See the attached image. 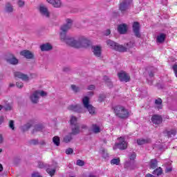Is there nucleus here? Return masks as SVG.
I'll return each mask as SVG.
<instances>
[{"label": "nucleus", "mask_w": 177, "mask_h": 177, "mask_svg": "<svg viewBox=\"0 0 177 177\" xmlns=\"http://www.w3.org/2000/svg\"><path fill=\"white\" fill-rule=\"evenodd\" d=\"M172 171V167L166 168V172H171Z\"/></svg>", "instance_id": "obj_52"}, {"label": "nucleus", "mask_w": 177, "mask_h": 177, "mask_svg": "<svg viewBox=\"0 0 177 177\" xmlns=\"http://www.w3.org/2000/svg\"><path fill=\"white\" fill-rule=\"evenodd\" d=\"M88 91H93V89H95V85L91 84L88 86Z\"/></svg>", "instance_id": "obj_48"}, {"label": "nucleus", "mask_w": 177, "mask_h": 177, "mask_svg": "<svg viewBox=\"0 0 177 177\" xmlns=\"http://www.w3.org/2000/svg\"><path fill=\"white\" fill-rule=\"evenodd\" d=\"M118 31L120 34H126L128 31V26L125 24H122L118 26Z\"/></svg>", "instance_id": "obj_16"}, {"label": "nucleus", "mask_w": 177, "mask_h": 177, "mask_svg": "<svg viewBox=\"0 0 177 177\" xmlns=\"http://www.w3.org/2000/svg\"><path fill=\"white\" fill-rule=\"evenodd\" d=\"M91 51L95 57H102V46L94 45L91 46Z\"/></svg>", "instance_id": "obj_9"}, {"label": "nucleus", "mask_w": 177, "mask_h": 177, "mask_svg": "<svg viewBox=\"0 0 177 177\" xmlns=\"http://www.w3.org/2000/svg\"><path fill=\"white\" fill-rule=\"evenodd\" d=\"M115 50H117L118 52H127V48L122 45L117 44Z\"/></svg>", "instance_id": "obj_26"}, {"label": "nucleus", "mask_w": 177, "mask_h": 177, "mask_svg": "<svg viewBox=\"0 0 177 177\" xmlns=\"http://www.w3.org/2000/svg\"><path fill=\"white\" fill-rule=\"evenodd\" d=\"M110 34H111V30H110V29H107L104 32V35H106V37L108 35H110Z\"/></svg>", "instance_id": "obj_46"}, {"label": "nucleus", "mask_w": 177, "mask_h": 177, "mask_svg": "<svg viewBox=\"0 0 177 177\" xmlns=\"http://www.w3.org/2000/svg\"><path fill=\"white\" fill-rule=\"evenodd\" d=\"M39 10L43 16H45L46 17H49V11H48V8L45 7V6H40L39 8Z\"/></svg>", "instance_id": "obj_18"}, {"label": "nucleus", "mask_w": 177, "mask_h": 177, "mask_svg": "<svg viewBox=\"0 0 177 177\" xmlns=\"http://www.w3.org/2000/svg\"><path fill=\"white\" fill-rule=\"evenodd\" d=\"M131 3H132V0L122 1L120 3L119 7L120 10L122 12V13H124V12H126V10H128V9H129V8L131 7Z\"/></svg>", "instance_id": "obj_7"}, {"label": "nucleus", "mask_w": 177, "mask_h": 177, "mask_svg": "<svg viewBox=\"0 0 177 177\" xmlns=\"http://www.w3.org/2000/svg\"><path fill=\"white\" fill-rule=\"evenodd\" d=\"M90 132L95 134L100 133L102 132V127L99 124H93L90 128Z\"/></svg>", "instance_id": "obj_11"}, {"label": "nucleus", "mask_w": 177, "mask_h": 177, "mask_svg": "<svg viewBox=\"0 0 177 177\" xmlns=\"http://www.w3.org/2000/svg\"><path fill=\"white\" fill-rule=\"evenodd\" d=\"M154 75V74L153 73H149V77H153Z\"/></svg>", "instance_id": "obj_56"}, {"label": "nucleus", "mask_w": 177, "mask_h": 177, "mask_svg": "<svg viewBox=\"0 0 177 177\" xmlns=\"http://www.w3.org/2000/svg\"><path fill=\"white\" fill-rule=\"evenodd\" d=\"M104 99H106V95H101L99 96L98 101L99 102H103V100H104Z\"/></svg>", "instance_id": "obj_44"}, {"label": "nucleus", "mask_w": 177, "mask_h": 177, "mask_svg": "<svg viewBox=\"0 0 177 177\" xmlns=\"http://www.w3.org/2000/svg\"><path fill=\"white\" fill-rule=\"evenodd\" d=\"M4 11L6 13H13V12H15V8H13V6H12V3L7 2L4 7Z\"/></svg>", "instance_id": "obj_17"}, {"label": "nucleus", "mask_w": 177, "mask_h": 177, "mask_svg": "<svg viewBox=\"0 0 177 177\" xmlns=\"http://www.w3.org/2000/svg\"><path fill=\"white\" fill-rule=\"evenodd\" d=\"M111 165H118L120 164V158H115L111 160Z\"/></svg>", "instance_id": "obj_36"}, {"label": "nucleus", "mask_w": 177, "mask_h": 177, "mask_svg": "<svg viewBox=\"0 0 177 177\" xmlns=\"http://www.w3.org/2000/svg\"><path fill=\"white\" fill-rule=\"evenodd\" d=\"M9 127L11 129H15V122L13 120H10L9 122Z\"/></svg>", "instance_id": "obj_42"}, {"label": "nucleus", "mask_w": 177, "mask_h": 177, "mask_svg": "<svg viewBox=\"0 0 177 177\" xmlns=\"http://www.w3.org/2000/svg\"><path fill=\"white\" fill-rule=\"evenodd\" d=\"M3 121H5V118H3V116H1L0 117V125H1V124H2L3 122Z\"/></svg>", "instance_id": "obj_51"}, {"label": "nucleus", "mask_w": 177, "mask_h": 177, "mask_svg": "<svg viewBox=\"0 0 177 177\" xmlns=\"http://www.w3.org/2000/svg\"><path fill=\"white\" fill-rule=\"evenodd\" d=\"M136 158V153H133L129 156V160L126 162L125 167L126 168H130V169H133V167L136 165L135 159Z\"/></svg>", "instance_id": "obj_6"}, {"label": "nucleus", "mask_w": 177, "mask_h": 177, "mask_svg": "<svg viewBox=\"0 0 177 177\" xmlns=\"http://www.w3.org/2000/svg\"><path fill=\"white\" fill-rule=\"evenodd\" d=\"M6 110H10L12 109V105L8 104L5 106Z\"/></svg>", "instance_id": "obj_50"}, {"label": "nucleus", "mask_w": 177, "mask_h": 177, "mask_svg": "<svg viewBox=\"0 0 177 177\" xmlns=\"http://www.w3.org/2000/svg\"><path fill=\"white\" fill-rule=\"evenodd\" d=\"M48 3H50L54 8H60L62 1L60 0H46Z\"/></svg>", "instance_id": "obj_19"}, {"label": "nucleus", "mask_w": 177, "mask_h": 177, "mask_svg": "<svg viewBox=\"0 0 177 177\" xmlns=\"http://www.w3.org/2000/svg\"><path fill=\"white\" fill-rule=\"evenodd\" d=\"M2 142H3V136L0 134V143H2Z\"/></svg>", "instance_id": "obj_53"}, {"label": "nucleus", "mask_w": 177, "mask_h": 177, "mask_svg": "<svg viewBox=\"0 0 177 177\" xmlns=\"http://www.w3.org/2000/svg\"><path fill=\"white\" fill-rule=\"evenodd\" d=\"M135 46V43L133 41H129L126 44V49L128 50L129 49H131V48H133Z\"/></svg>", "instance_id": "obj_34"}, {"label": "nucleus", "mask_w": 177, "mask_h": 177, "mask_svg": "<svg viewBox=\"0 0 177 177\" xmlns=\"http://www.w3.org/2000/svg\"><path fill=\"white\" fill-rule=\"evenodd\" d=\"M20 55L25 57L26 59H34V53L28 50H24L21 51Z\"/></svg>", "instance_id": "obj_13"}, {"label": "nucleus", "mask_w": 177, "mask_h": 177, "mask_svg": "<svg viewBox=\"0 0 177 177\" xmlns=\"http://www.w3.org/2000/svg\"><path fill=\"white\" fill-rule=\"evenodd\" d=\"M91 95H93V92H91Z\"/></svg>", "instance_id": "obj_59"}, {"label": "nucleus", "mask_w": 177, "mask_h": 177, "mask_svg": "<svg viewBox=\"0 0 177 177\" xmlns=\"http://www.w3.org/2000/svg\"><path fill=\"white\" fill-rule=\"evenodd\" d=\"M68 109L71 111H78V113H84L82 108L78 104H71L68 106Z\"/></svg>", "instance_id": "obj_15"}, {"label": "nucleus", "mask_w": 177, "mask_h": 177, "mask_svg": "<svg viewBox=\"0 0 177 177\" xmlns=\"http://www.w3.org/2000/svg\"><path fill=\"white\" fill-rule=\"evenodd\" d=\"M172 68L174 72L175 76L177 77V64H175L174 65H173Z\"/></svg>", "instance_id": "obj_41"}, {"label": "nucleus", "mask_w": 177, "mask_h": 177, "mask_svg": "<svg viewBox=\"0 0 177 177\" xmlns=\"http://www.w3.org/2000/svg\"><path fill=\"white\" fill-rule=\"evenodd\" d=\"M73 133H69L68 136H66L64 138V142L65 143H68L70 142H71L72 139H73V136H72Z\"/></svg>", "instance_id": "obj_30"}, {"label": "nucleus", "mask_w": 177, "mask_h": 177, "mask_svg": "<svg viewBox=\"0 0 177 177\" xmlns=\"http://www.w3.org/2000/svg\"><path fill=\"white\" fill-rule=\"evenodd\" d=\"M133 31L137 38H140L142 34L140 33V24L138 22H134L133 24Z\"/></svg>", "instance_id": "obj_10"}, {"label": "nucleus", "mask_w": 177, "mask_h": 177, "mask_svg": "<svg viewBox=\"0 0 177 177\" xmlns=\"http://www.w3.org/2000/svg\"><path fill=\"white\" fill-rule=\"evenodd\" d=\"M41 50L46 51V50H50L52 49V45L49 43L43 44L40 46Z\"/></svg>", "instance_id": "obj_22"}, {"label": "nucleus", "mask_w": 177, "mask_h": 177, "mask_svg": "<svg viewBox=\"0 0 177 177\" xmlns=\"http://www.w3.org/2000/svg\"><path fill=\"white\" fill-rule=\"evenodd\" d=\"M46 95H47L46 92L44 91H37L30 95V98L32 103H38L39 100V96H42V97H45Z\"/></svg>", "instance_id": "obj_3"}, {"label": "nucleus", "mask_w": 177, "mask_h": 177, "mask_svg": "<svg viewBox=\"0 0 177 177\" xmlns=\"http://www.w3.org/2000/svg\"><path fill=\"white\" fill-rule=\"evenodd\" d=\"M2 171H3V167L0 164V172H2Z\"/></svg>", "instance_id": "obj_54"}, {"label": "nucleus", "mask_w": 177, "mask_h": 177, "mask_svg": "<svg viewBox=\"0 0 177 177\" xmlns=\"http://www.w3.org/2000/svg\"><path fill=\"white\" fill-rule=\"evenodd\" d=\"M71 88L72 91H73V92H79V91H80V87H78L74 84H72L71 86Z\"/></svg>", "instance_id": "obj_37"}, {"label": "nucleus", "mask_w": 177, "mask_h": 177, "mask_svg": "<svg viewBox=\"0 0 177 177\" xmlns=\"http://www.w3.org/2000/svg\"><path fill=\"white\" fill-rule=\"evenodd\" d=\"M74 127L72 128V134L73 135H77V133H80L81 132V130H80V127L77 126H73Z\"/></svg>", "instance_id": "obj_29"}, {"label": "nucleus", "mask_w": 177, "mask_h": 177, "mask_svg": "<svg viewBox=\"0 0 177 177\" xmlns=\"http://www.w3.org/2000/svg\"><path fill=\"white\" fill-rule=\"evenodd\" d=\"M104 80H107L106 85H109V87L111 88L113 84H111V82H110V80H109V77H107V76H105Z\"/></svg>", "instance_id": "obj_43"}, {"label": "nucleus", "mask_w": 177, "mask_h": 177, "mask_svg": "<svg viewBox=\"0 0 177 177\" xmlns=\"http://www.w3.org/2000/svg\"><path fill=\"white\" fill-rule=\"evenodd\" d=\"M7 62L10 64H17L19 63V60L15 57V56L11 55L7 59Z\"/></svg>", "instance_id": "obj_21"}, {"label": "nucleus", "mask_w": 177, "mask_h": 177, "mask_svg": "<svg viewBox=\"0 0 177 177\" xmlns=\"http://www.w3.org/2000/svg\"><path fill=\"white\" fill-rule=\"evenodd\" d=\"M15 77H16V78H20L22 81H30V77L27 75L20 72H15Z\"/></svg>", "instance_id": "obj_14"}, {"label": "nucleus", "mask_w": 177, "mask_h": 177, "mask_svg": "<svg viewBox=\"0 0 177 177\" xmlns=\"http://www.w3.org/2000/svg\"><path fill=\"white\" fill-rule=\"evenodd\" d=\"M155 106L158 110L162 109V100L160 98H158L155 100Z\"/></svg>", "instance_id": "obj_23"}, {"label": "nucleus", "mask_w": 177, "mask_h": 177, "mask_svg": "<svg viewBox=\"0 0 177 177\" xmlns=\"http://www.w3.org/2000/svg\"><path fill=\"white\" fill-rule=\"evenodd\" d=\"M106 44L108 46H109V48H111V49H114V50H115L117 43L109 39L106 41Z\"/></svg>", "instance_id": "obj_27"}, {"label": "nucleus", "mask_w": 177, "mask_h": 177, "mask_svg": "<svg viewBox=\"0 0 177 177\" xmlns=\"http://www.w3.org/2000/svg\"><path fill=\"white\" fill-rule=\"evenodd\" d=\"M66 24L61 27L60 38L62 41H64L67 45L72 46V48H76L80 49L81 48H89L92 45L91 41L86 39L84 37H81L77 40H75L73 37H68L66 36V32L71 28L73 26V20L67 19L66 20Z\"/></svg>", "instance_id": "obj_1"}, {"label": "nucleus", "mask_w": 177, "mask_h": 177, "mask_svg": "<svg viewBox=\"0 0 177 177\" xmlns=\"http://www.w3.org/2000/svg\"><path fill=\"white\" fill-rule=\"evenodd\" d=\"M149 165L151 168H156L157 167V160L155 159L151 160Z\"/></svg>", "instance_id": "obj_33"}, {"label": "nucleus", "mask_w": 177, "mask_h": 177, "mask_svg": "<svg viewBox=\"0 0 177 177\" xmlns=\"http://www.w3.org/2000/svg\"><path fill=\"white\" fill-rule=\"evenodd\" d=\"M25 3L24 0H17V5L19 6V8H23Z\"/></svg>", "instance_id": "obj_38"}, {"label": "nucleus", "mask_w": 177, "mask_h": 177, "mask_svg": "<svg viewBox=\"0 0 177 177\" xmlns=\"http://www.w3.org/2000/svg\"><path fill=\"white\" fill-rule=\"evenodd\" d=\"M84 162L83 160H78L77 161V165H79L80 167H82L84 165Z\"/></svg>", "instance_id": "obj_45"}, {"label": "nucleus", "mask_w": 177, "mask_h": 177, "mask_svg": "<svg viewBox=\"0 0 177 177\" xmlns=\"http://www.w3.org/2000/svg\"><path fill=\"white\" fill-rule=\"evenodd\" d=\"M151 121L155 125H160L162 122V117L160 115H153L151 118Z\"/></svg>", "instance_id": "obj_12"}, {"label": "nucleus", "mask_w": 177, "mask_h": 177, "mask_svg": "<svg viewBox=\"0 0 177 177\" xmlns=\"http://www.w3.org/2000/svg\"><path fill=\"white\" fill-rule=\"evenodd\" d=\"M53 142L56 146H59L60 145V138L58 136H55L53 138Z\"/></svg>", "instance_id": "obj_32"}, {"label": "nucleus", "mask_w": 177, "mask_h": 177, "mask_svg": "<svg viewBox=\"0 0 177 177\" xmlns=\"http://www.w3.org/2000/svg\"><path fill=\"white\" fill-rule=\"evenodd\" d=\"M118 77L120 80V81H122V82H129L131 80V77L127 72L125 71H120L118 73Z\"/></svg>", "instance_id": "obj_8"}, {"label": "nucleus", "mask_w": 177, "mask_h": 177, "mask_svg": "<svg viewBox=\"0 0 177 177\" xmlns=\"http://www.w3.org/2000/svg\"><path fill=\"white\" fill-rule=\"evenodd\" d=\"M38 131H41V129H39Z\"/></svg>", "instance_id": "obj_61"}, {"label": "nucleus", "mask_w": 177, "mask_h": 177, "mask_svg": "<svg viewBox=\"0 0 177 177\" xmlns=\"http://www.w3.org/2000/svg\"><path fill=\"white\" fill-rule=\"evenodd\" d=\"M100 154L102 156V158H104L105 160H109V153H107V151L104 149H101L100 151Z\"/></svg>", "instance_id": "obj_25"}, {"label": "nucleus", "mask_w": 177, "mask_h": 177, "mask_svg": "<svg viewBox=\"0 0 177 177\" xmlns=\"http://www.w3.org/2000/svg\"><path fill=\"white\" fill-rule=\"evenodd\" d=\"M17 86L18 88H22L23 87V82H17Z\"/></svg>", "instance_id": "obj_49"}, {"label": "nucleus", "mask_w": 177, "mask_h": 177, "mask_svg": "<svg viewBox=\"0 0 177 177\" xmlns=\"http://www.w3.org/2000/svg\"><path fill=\"white\" fill-rule=\"evenodd\" d=\"M70 124L72 127H76L77 125V118L75 116H71L70 119Z\"/></svg>", "instance_id": "obj_28"}, {"label": "nucleus", "mask_w": 177, "mask_h": 177, "mask_svg": "<svg viewBox=\"0 0 177 177\" xmlns=\"http://www.w3.org/2000/svg\"><path fill=\"white\" fill-rule=\"evenodd\" d=\"M32 124H31V122H28L26 124L24 125V131H27L28 129H30V128H31Z\"/></svg>", "instance_id": "obj_39"}, {"label": "nucleus", "mask_w": 177, "mask_h": 177, "mask_svg": "<svg viewBox=\"0 0 177 177\" xmlns=\"http://www.w3.org/2000/svg\"><path fill=\"white\" fill-rule=\"evenodd\" d=\"M2 109H3V106L2 105H0V111L1 110H2Z\"/></svg>", "instance_id": "obj_57"}, {"label": "nucleus", "mask_w": 177, "mask_h": 177, "mask_svg": "<svg viewBox=\"0 0 177 177\" xmlns=\"http://www.w3.org/2000/svg\"><path fill=\"white\" fill-rule=\"evenodd\" d=\"M175 135H176V131L175 130H171L168 132V136H169V138H172V136H175Z\"/></svg>", "instance_id": "obj_40"}, {"label": "nucleus", "mask_w": 177, "mask_h": 177, "mask_svg": "<svg viewBox=\"0 0 177 177\" xmlns=\"http://www.w3.org/2000/svg\"><path fill=\"white\" fill-rule=\"evenodd\" d=\"M150 142L151 140L149 138H147V139L142 138V139L137 140V143L140 146H142V145H146L147 143H150Z\"/></svg>", "instance_id": "obj_24"}, {"label": "nucleus", "mask_w": 177, "mask_h": 177, "mask_svg": "<svg viewBox=\"0 0 177 177\" xmlns=\"http://www.w3.org/2000/svg\"><path fill=\"white\" fill-rule=\"evenodd\" d=\"M66 154H73V149L68 148L66 150Z\"/></svg>", "instance_id": "obj_47"}, {"label": "nucleus", "mask_w": 177, "mask_h": 177, "mask_svg": "<svg viewBox=\"0 0 177 177\" xmlns=\"http://www.w3.org/2000/svg\"><path fill=\"white\" fill-rule=\"evenodd\" d=\"M82 103H83L84 107L88 109L89 114H91V115H93V114H95V113L96 112V110L95 109V107H93L91 104H89V97H83Z\"/></svg>", "instance_id": "obj_4"}, {"label": "nucleus", "mask_w": 177, "mask_h": 177, "mask_svg": "<svg viewBox=\"0 0 177 177\" xmlns=\"http://www.w3.org/2000/svg\"><path fill=\"white\" fill-rule=\"evenodd\" d=\"M165 38H167V35L163 33L159 34L156 37V42L158 44H162L165 41Z\"/></svg>", "instance_id": "obj_20"}, {"label": "nucleus", "mask_w": 177, "mask_h": 177, "mask_svg": "<svg viewBox=\"0 0 177 177\" xmlns=\"http://www.w3.org/2000/svg\"><path fill=\"white\" fill-rule=\"evenodd\" d=\"M115 113L119 118H128L129 117V112L124 106H116Z\"/></svg>", "instance_id": "obj_2"}, {"label": "nucleus", "mask_w": 177, "mask_h": 177, "mask_svg": "<svg viewBox=\"0 0 177 177\" xmlns=\"http://www.w3.org/2000/svg\"><path fill=\"white\" fill-rule=\"evenodd\" d=\"M0 153H2V149H0Z\"/></svg>", "instance_id": "obj_58"}, {"label": "nucleus", "mask_w": 177, "mask_h": 177, "mask_svg": "<svg viewBox=\"0 0 177 177\" xmlns=\"http://www.w3.org/2000/svg\"><path fill=\"white\" fill-rule=\"evenodd\" d=\"M83 128H86V126H84Z\"/></svg>", "instance_id": "obj_60"}, {"label": "nucleus", "mask_w": 177, "mask_h": 177, "mask_svg": "<svg viewBox=\"0 0 177 177\" xmlns=\"http://www.w3.org/2000/svg\"><path fill=\"white\" fill-rule=\"evenodd\" d=\"M46 172L50 175V176H53L56 172V169L48 168Z\"/></svg>", "instance_id": "obj_31"}, {"label": "nucleus", "mask_w": 177, "mask_h": 177, "mask_svg": "<svg viewBox=\"0 0 177 177\" xmlns=\"http://www.w3.org/2000/svg\"><path fill=\"white\" fill-rule=\"evenodd\" d=\"M39 168H43L44 167V164L43 163H39Z\"/></svg>", "instance_id": "obj_55"}, {"label": "nucleus", "mask_w": 177, "mask_h": 177, "mask_svg": "<svg viewBox=\"0 0 177 177\" xmlns=\"http://www.w3.org/2000/svg\"><path fill=\"white\" fill-rule=\"evenodd\" d=\"M119 143L115 144L113 146V150L116 149H120V150H125L128 147V143L125 141V138L120 137L118 138Z\"/></svg>", "instance_id": "obj_5"}, {"label": "nucleus", "mask_w": 177, "mask_h": 177, "mask_svg": "<svg viewBox=\"0 0 177 177\" xmlns=\"http://www.w3.org/2000/svg\"><path fill=\"white\" fill-rule=\"evenodd\" d=\"M161 174H162V169L160 167L156 169L153 171V174L157 175V176H160V175H161Z\"/></svg>", "instance_id": "obj_35"}]
</instances>
